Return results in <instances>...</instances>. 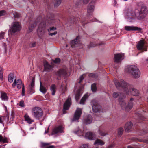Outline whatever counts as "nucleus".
<instances>
[{
  "label": "nucleus",
  "instance_id": "f257e3e1",
  "mask_svg": "<svg viewBox=\"0 0 148 148\" xmlns=\"http://www.w3.org/2000/svg\"><path fill=\"white\" fill-rule=\"evenodd\" d=\"M114 83L117 88L121 87L123 89L126 95H128L130 92L134 96H138L139 94V92L138 90L132 88L131 85L127 83L123 79L121 80L120 81L115 80Z\"/></svg>",
  "mask_w": 148,
  "mask_h": 148
},
{
  "label": "nucleus",
  "instance_id": "f03ea898",
  "mask_svg": "<svg viewBox=\"0 0 148 148\" xmlns=\"http://www.w3.org/2000/svg\"><path fill=\"white\" fill-rule=\"evenodd\" d=\"M126 71L131 73L134 78H138L140 76V72L137 66L135 65H131L126 67Z\"/></svg>",
  "mask_w": 148,
  "mask_h": 148
},
{
  "label": "nucleus",
  "instance_id": "7ed1b4c3",
  "mask_svg": "<svg viewBox=\"0 0 148 148\" xmlns=\"http://www.w3.org/2000/svg\"><path fill=\"white\" fill-rule=\"evenodd\" d=\"M45 20H42L39 24L37 29L38 34L39 37L41 38L44 34L46 27Z\"/></svg>",
  "mask_w": 148,
  "mask_h": 148
},
{
  "label": "nucleus",
  "instance_id": "20e7f679",
  "mask_svg": "<svg viewBox=\"0 0 148 148\" xmlns=\"http://www.w3.org/2000/svg\"><path fill=\"white\" fill-rule=\"evenodd\" d=\"M32 112L34 117L38 119H40L43 114L42 110L38 107L34 108L32 109Z\"/></svg>",
  "mask_w": 148,
  "mask_h": 148
},
{
  "label": "nucleus",
  "instance_id": "39448f33",
  "mask_svg": "<svg viewBox=\"0 0 148 148\" xmlns=\"http://www.w3.org/2000/svg\"><path fill=\"white\" fill-rule=\"evenodd\" d=\"M21 29L20 23L18 22H14L12 25L11 27L9 30V32L11 34L15 33L19 31Z\"/></svg>",
  "mask_w": 148,
  "mask_h": 148
},
{
  "label": "nucleus",
  "instance_id": "423d86ee",
  "mask_svg": "<svg viewBox=\"0 0 148 148\" xmlns=\"http://www.w3.org/2000/svg\"><path fill=\"white\" fill-rule=\"evenodd\" d=\"M95 4V2L92 1L89 3L88 6L87 15V17L89 19H90V18H91V16L92 15V12L94 10Z\"/></svg>",
  "mask_w": 148,
  "mask_h": 148
},
{
  "label": "nucleus",
  "instance_id": "0eeeda50",
  "mask_svg": "<svg viewBox=\"0 0 148 148\" xmlns=\"http://www.w3.org/2000/svg\"><path fill=\"white\" fill-rule=\"evenodd\" d=\"M68 72V69L65 67L60 69L56 73V75L59 77H64L67 74Z\"/></svg>",
  "mask_w": 148,
  "mask_h": 148
},
{
  "label": "nucleus",
  "instance_id": "6e6552de",
  "mask_svg": "<svg viewBox=\"0 0 148 148\" xmlns=\"http://www.w3.org/2000/svg\"><path fill=\"white\" fill-rule=\"evenodd\" d=\"M71 104V98L69 96L64 104L63 109V113L64 114H65L66 113L65 110H67L69 109Z\"/></svg>",
  "mask_w": 148,
  "mask_h": 148
},
{
  "label": "nucleus",
  "instance_id": "1a4fd4ad",
  "mask_svg": "<svg viewBox=\"0 0 148 148\" xmlns=\"http://www.w3.org/2000/svg\"><path fill=\"white\" fill-rule=\"evenodd\" d=\"M16 85L18 89H20L22 86H23L24 84L22 83V80L20 79H15L12 84V86L13 88H14Z\"/></svg>",
  "mask_w": 148,
  "mask_h": 148
},
{
  "label": "nucleus",
  "instance_id": "9d476101",
  "mask_svg": "<svg viewBox=\"0 0 148 148\" xmlns=\"http://www.w3.org/2000/svg\"><path fill=\"white\" fill-rule=\"evenodd\" d=\"M82 114V110L80 108H77L76 110L72 121L78 120L80 118Z\"/></svg>",
  "mask_w": 148,
  "mask_h": 148
},
{
  "label": "nucleus",
  "instance_id": "9b49d317",
  "mask_svg": "<svg viewBox=\"0 0 148 148\" xmlns=\"http://www.w3.org/2000/svg\"><path fill=\"white\" fill-rule=\"evenodd\" d=\"M92 108L93 111L95 113H99L103 112L101 107L97 103L93 104Z\"/></svg>",
  "mask_w": 148,
  "mask_h": 148
},
{
  "label": "nucleus",
  "instance_id": "f8f14e48",
  "mask_svg": "<svg viewBox=\"0 0 148 148\" xmlns=\"http://www.w3.org/2000/svg\"><path fill=\"white\" fill-rule=\"evenodd\" d=\"M75 18L74 17H70L67 19L65 25L67 27L72 26L75 23Z\"/></svg>",
  "mask_w": 148,
  "mask_h": 148
},
{
  "label": "nucleus",
  "instance_id": "ddd939ff",
  "mask_svg": "<svg viewBox=\"0 0 148 148\" xmlns=\"http://www.w3.org/2000/svg\"><path fill=\"white\" fill-rule=\"evenodd\" d=\"M43 66H44L43 71L47 72L50 71L53 67V66L49 64L47 61L44 62Z\"/></svg>",
  "mask_w": 148,
  "mask_h": 148
},
{
  "label": "nucleus",
  "instance_id": "4468645a",
  "mask_svg": "<svg viewBox=\"0 0 148 148\" xmlns=\"http://www.w3.org/2000/svg\"><path fill=\"white\" fill-rule=\"evenodd\" d=\"M124 58V55L123 54L118 53L114 54V62H119L121 60H123Z\"/></svg>",
  "mask_w": 148,
  "mask_h": 148
},
{
  "label": "nucleus",
  "instance_id": "2eb2a0df",
  "mask_svg": "<svg viewBox=\"0 0 148 148\" xmlns=\"http://www.w3.org/2000/svg\"><path fill=\"white\" fill-rule=\"evenodd\" d=\"M85 138L90 140L95 139L96 135L95 133L91 132H87L85 135Z\"/></svg>",
  "mask_w": 148,
  "mask_h": 148
},
{
  "label": "nucleus",
  "instance_id": "dca6fc26",
  "mask_svg": "<svg viewBox=\"0 0 148 148\" xmlns=\"http://www.w3.org/2000/svg\"><path fill=\"white\" fill-rule=\"evenodd\" d=\"M134 100V99L133 98H131L130 101L128 102L127 105L125 107V110L126 112L129 111L132 108L134 104L133 101Z\"/></svg>",
  "mask_w": 148,
  "mask_h": 148
},
{
  "label": "nucleus",
  "instance_id": "f3484780",
  "mask_svg": "<svg viewBox=\"0 0 148 148\" xmlns=\"http://www.w3.org/2000/svg\"><path fill=\"white\" fill-rule=\"evenodd\" d=\"M145 43L144 42L143 40H141L138 42V44L137 45V49L139 50H144V51H147L145 50Z\"/></svg>",
  "mask_w": 148,
  "mask_h": 148
},
{
  "label": "nucleus",
  "instance_id": "a211bd4d",
  "mask_svg": "<svg viewBox=\"0 0 148 148\" xmlns=\"http://www.w3.org/2000/svg\"><path fill=\"white\" fill-rule=\"evenodd\" d=\"M63 129L62 126H60L55 128L52 132V134H54L58 133H63Z\"/></svg>",
  "mask_w": 148,
  "mask_h": 148
},
{
  "label": "nucleus",
  "instance_id": "6ab92c4d",
  "mask_svg": "<svg viewBox=\"0 0 148 148\" xmlns=\"http://www.w3.org/2000/svg\"><path fill=\"white\" fill-rule=\"evenodd\" d=\"M34 82L35 78L34 77H33L32 79L30 85L29 87V90L31 93H33L34 92Z\"/></svg>",
  "mask_w": 148,
  "mask_h": 148
},
{
  "label": "nucleus",
  "instance_id": "aec40b11",
  "mask_svg": "<svg viewBox=\"0 0 148 148\" xmlns=\"http://www.w3.org/2000/svg\"><path fill=\"white\" fill-rule=\"evenodd\" d=\"M125 29L127 31L131 30L139 31L141 29L140 28L133 26H125Z\"/></svg>",
  "mask_w": 148,
  "mask_h": 148
},
{
  "label": "nucleus",
  "instance_id": "412c9836",
  "mask_svg": "<svg viewBox=\"0 0 148 148\" xmlns=\"http://www.w3.org/2000/svg\"><path fill=\"white\" fill-rule=\"evenodd\" d=\"M132 126V124L131 122L127 123L125 126V131L126 132H129L131 129Z\"/></svg>",
  "mask_w": 148,
  "mask_h": 148
},
{
  "label": "nucleus",
  "instance_id": "4be33fe9",
  "mask_svg": "<svg viewBox=\"0 0 148 148\" xmlns=\"http://www.w3.org/2000/svg\"><path fill=\"white\" fill-rule=\"evenodd\" d=\"M119 101L122 108L125 110V107L127 106L126 105V102L122 98H120L119 99Z\"/></svg>",
  "mask_w": 148,
  "mask_h": 148
},
{
  "label": "nucleus",
  "instance_id": "5701e85b",
  "mask_svg": "<svg viewBox=\"0 0 148 148\" xmlns=\"http://www.w3.org/2000/svg\"><path fill=\"white\" fill-rule=\"evenodd\" d=\"M92 116L91 115H89L88 116L86 119L84 120V122L86 124H89L92 122Z\"/></svg>",
  "mask_w": 148,
  "mask_h": 148
},
{
  "label": "nucleus",
  "instance_id": "b1692460",
  "mask_svg": "<svg viewBox=\"0 0 148 148\" xmlns=\"http://www.w3.org/2000/svg\"><path fill=\"white\" fill-rule=\"evenodd\" d=\"M37 21H35L34 22H32L30 23V25L29 26V32H31L33 31V29H34V28L36 27L37 25Z\"/></svg>",
  "mask_w": 148,
  "mask_h": 148
},
{
  "label": "nucleus",
  "instance_id": "393cba45",
  "mask_svg": "<svg viewBox=\"0 0 148 148\" xmlns=\"http://www.w3.org/2000/svg\"><path fill=\"white\" fill-rule=\"evenodd\" d=\"M99 134L101 136H104L107 134L106 131L104 129L99 128L98 131Z\"/></svg>",
  "mask_w": 148,
  "mask_h": 148
},
{
  "label": "nucleus",
  "instance_id": "a878e982",
  "mask_svg": "<svg viewBox=\"0 0 148 148\" xmlns=\"http://www.w3.org/2000/svg\"><path fill=\"white\" fill-rule=\"evenodd\" d=\"M79 37H77L76 38L73 40H72L71 42V47L73 48L77 44L79 43Z\"/></svg>",
  "mask_w": 148,
  "mask_h": 148
},
{
  "label": "nucleus",
  "instance_id": "bb28decb",
  "mask_svg": "<svg viewBox=\"0 0 148 148\" xmlns=\"http://www.w3.org/2000/svg\"><path fill=\"white\" fill-rule=\"evenodd\" d=\"M113 96L114 98H116L118 97H123V98L126 97V95H123L122 93H120L119 92H114L113 94Z\"/></svg>",
  "mask_w": 148,
  "mask_h": 148
},
{
  "label": "nucleus",
  "instance_id": "cd10ccee",
  "mask_svg": "<svg viewBox=\"0 0 148 148\" xmlns=\"http://www.w3.org/2000/svg\"><path fill=\"white\" fill-rule=\"evenodd\" d=\"M134 11L135 14H133V16H135V17H137L138 18H141V14L140 10L136 9Z\"/></svg>",
  "mask_w": 148,
  "mask_h": 148
},
{
  "label": "nucleus",
  "instance_id": "c85d7f7f",
  "mask_svg": "<svg viewBox=\"0 0 148 148\" xmlns=\"http://www.w3.org/2000/svg\"><path fill=\"white\" fill-rule=\"evenodd\" d=\"M56 87L55 84H53L51 85L50 87V89L52 92V95H54L56 91Z\"/></svg>",
  "mask_w": 148,
  "mask_h": 148
},
{
  "label": "nucleus",
  "instance_id": "c756f323",
  "mask_svg": "<svg viewBox=\"0 0 148 148\" xmlns=\"http://www.w3.org/2000/svg\"><path fill=\"white\" fill-rule=\"evenodd\" d=\"M128 12L127 16H129L132 19L135 17V16H133V14H135L134 10L130 9L129 10Z\"/></svg>",
  "mask_w": 148,
  "mask_h": 148
},
{
  "label": "nucleus",
  "instance_id": "7c9ffc66",
  "mask_svg": "<svg viewBox=\"0 0 148 148\" xmlns=\"http://www.w3.org/2000/svg\"><path fill=\"white\" fill-rule=\"evenodd\" d=\"M105 144V143L102 140L97 139L94 143V145L97 144L98 145H103Z\"/></svg>",
  "mask_w": 148,
  "mask_h": 148
},
{
  "label": "nucleus",
  "instance_id": "2f4dec72",
  "mask_svg": "<svg viewBox=\"0 0 148 148\" xmlns=\"http://www.w3.org/2000/svg\"><path fill=\"white\" fill-rule=\"evenodd\" d=\"M73 132L79 136H83L84 134L83 132L80 130L79 128H77V130L74 131Z\"/></svg>",
  "mask_w": 148,
  "mask_h": 148
},
{
  "label": "nucleus",
  "instance_id": "473e14b6",
  "mask_svg": "<svg viewBox=\"0 0 148 148\" xmlns=\"http://www.w3.org/2000/svg\"><path fill=\"white\" fill-rule=\"evenodd\" d=\"M1 98L2 100L4 101L8 100V97L7 94L5 93H1Z\"/></svg>",
  "mask_w": 148,
  "mask_h": 148
},
{
  "label": "nucleus",
  "instance_id": "72a5a7b5",
  "mask_svg": "<svg viewBox=\"0 0 148 148\" xmlns=\"http://www.w3.org/2000/svg\"><path fill=\"white\" fill-rule=\"evenodd\" d=\"M141 14L143 13L146 14L147 13V10L145 6H142L140 10Z\"/></svg>",
  "mask_w": 148,
  "mask_h": 148
},
{
  "label": "nucleus",
  "instance_id": "f704fd0d",
  "mask_svg": "<svg viewBox=\"0 0 148 148\" xmlns=\"http://www.w3.org/2000/svg\"><path fill=\"white\" fill-rule=\"evenodd\" d=\"M24 117L25 120L27 121L28 123L29 124H30L32 122L34 121L31 119L29 116L27 114H25L24 116Z\"/></svg>",
  "mask_w": 148,
  "mask_h": 148
},
{
  "label": "nucleus",
  "instance_id": "c9c22d12",
  "mask_svg": "<svg viewBox=\"0 0 148 148\" xmlns=\"http://www.w3.org/2000/svg\"><path fill=\"white\" fill-rule=\"evenodd\" d=\"M118 136L119 137H121L123 132V129L122 127H120L118 129Z\"/></svg>",
  "mask_w": 148,
  "mask_h": 148
},
{
  "label": "nucleus",
  "instance_id": "e433bc0d",
  "mask_svg": "<svg viewBox=\"0 0 148 148\" xmlns=\"http://www.w3.org/2000/svg\"><path fill=\"white\" fill-rule=\"evenodd\" d=\"M8 81L10 82H12L13 80L14 74L13 73H10L8 77Z\"/></svg>",
  "mask_w": 148,
  "mask_h": 148
},
{
  "label": "nucleus",
  "instance_id": "4c0bfd02",
  "mask_svg": "<svg viewBox=\"0 0 148 148\" xmlns=\"http://www.w3.org/2000/svg\"><path fill=\"white\" fill-rule=\"evenodd\" d=\"M40 90L43 94L45 93L47 91L45 87L42 85L41 82L40 86Z\"/></svg>",
  "mask_w": 148,
  "mask_h": 148
},
{
  "label": "nucleus",
  "instance_id": "58836bf2",
  "mask_svg": "<svg viewBox=\"0 0 148 148\" xmlns=\"http://www.w3.org/2000/svg\"><path fill=\"white\" fill-rule=\"evenodd\" d=\"M88 96L86 95H85L81 99L80 102V104H84V103L86 99L87 98Z\"/></svg>",
  "mask_w": 148,
  "mask_h": 148
},
{
  "label": "nucleus",
  "instance_id": "ea45409f",
  "mask_svg": "<svg viewBox=\"0 0 148 148\" xmlns=\"http://www.w3.org/2000/svg\"><path fill=\"white\" fill-rule=\"evenodd\" d=\"M8 139L6 137L3 138L1 135H0V142L2 141L3 143H8Z\"/></svg>",
  "mask_w": 148,
  "mask_h": 148
},
{
  "label": "nucleus",
  "instance_id": "a19ab883",
  "mask_svg": "<svg viewBox=\"0 0 148 148\" xmlns=\"http://www.w3.org/2000/svg\"><path fill=\"white\" fill-rule=\"evenodd\" d=\"M91 89L92 91L95 92L97 90V87L95 83H94L91 85Z\"/></svg>",
  "mask_w": 148,
  "mask_h": 148
},
{
  "label": "nucleus",
  "instance_id": "79ce46f5",
  "mask_svg": "<svg viewBox=\"0 0 148 148\" xmlns=\"http://www.w3.org/2000/svg\"><path fill=\"white\" fill-rule=\"evenodd\" d=\"M62 0H56L54 2V7H57L60 4Z\"/></svg>",
  "mask_w": 148,
  "mask_h": 148
},
{
  "label": "nucleus",
  "instance_id": "37998d69",
  "mask_svg": "<svg viewBox=\"0 0 148 148\" xmlns=\"http://www.w3.org/2000/svg\"><path fill=\"white\" fill-rule=\"evenodd\" d=\"M81 96L80 94V92L79 91H78L77 92L76 94L75 95V98L77 101L79 99Z\"/></svg>",
  "mask_w": 148,
  "mask_h": 148
},
{
  "label": "nucleus",
  "instance_id": "c03bdc74",
  "mask_svg": "<svg viewBox=\"0 0 148 148\" xmlns=\"http://www.w3.org/2000/svg\"><path fill=\"white\" fill-rule=\"evenodd\" d=\"M138 132L140 135L145 134L148 132V130L146 131V130H138Z\"/></svg>",
  "mask_w": 148,
  "mask_h": 148
},
{
  "label": "nucleus",
  "instance_id": "a18cd8bd",
  "mask_svg": "<svg viewBox=\"0 0 148 148\" xmlns=\"http://www.w3.org/2000/svg\"><path fill=\"white\" fill-rule=\"evenodd\" d=\"M79 148H90L89 146L87 144H83L81 145Z\"/></svg>",
  "mask_w": 148,
  "mask_h": 148
},
{
  "label": "nucleus",
  "instance_id": "49530a36",
  "mask_svg": "<svg viewBox=\"0 0 148 148\" xmlns=\"http://www.w3.org/2000/svg\"><path fill=\"white\" fill-rule=\"evenodd\" d=\"M3 69L0 67V78L1 79L3 78Z\"/></svg>",
  "mask_w": 148,
  "mask_h": 148
},
{
  "label": "nucleus",
  "instance_id": "de8ad7c7",
  "mask_svg": "<svg viewBox=\"0 0 148 148\" xmlns=\"http://www.w3.org/2000/svg\"><path fill=\"white\" fill-rule=\"evenodd\" d=\"M96 46V45L93 42H90L89 45L88 46V48H90L93 47H94Z\"/></svg>",
  "mask_w": 148,
  "mask_h": 148
},
{
  "label": "nucleus",
  "instance_id": "09e8293b",
  "mask_svg": "<svg viewBox=\"0 0 148 148\" xmlns=\"http://www.w3.org/2000/svg\"><path fill=\"white\" fill-rule=\"evenodd\" d=\"M19 105L21 107H23L25 106L24 104V101L23 100H21L20 101Z\"/></svg>",
  "mask_w": 148,
  "mask_h": 148
},
{
  "label": "nucleus",
  "instance_id": "8fccbe9b",
  "mask_svg": "<svg viewBox=\"0 0 148 148\" xmlns=\"http://www.w3.org/2000/svg\"><path fill=\"white\" fill-rule=\"evenodd\" d=\"M60 60L59 58H56L53 61V62L55 63H58L60 62Z\"/></svg>",
  "mask_w": 148,
  "mask_h": 148
},
{
  "label": "nucleus",
  "instance_id": "3c124183",
  "mask_svg": "<svg viewBox=\"0 0 148 148\" xmlns=\"http://www.w3.org/2000/svg\"><path fill=\"white\" fill-rule=\"evenodd\" d=\"M81 23H82L83 25L86 24L88 23V21H86V20L84 19H82L81 21Z\"/></svg>",
  "mask_w": 148,
  "mask_h": 148
},
{
  "label": "nucleus",
  "instance_id": "603ef678",
  "mask_svg": "<svg viewBox=\"0 0 148 148\" xmlns=\"http://www.w3.org/2000/svg\"><path fill=\"white\" fill-rule=\"evenodd\" d=\"M41 144V147H44L45 146L49 145H50L49 143H47L43 142H42Z\"/></svg>",
  "mask_w": 148,
  "mask_h": 148
},
{
  "label": "nucleus",
  "instance_id": "864d4df0",
  "mask_svg": "<svg viewBox=\"0 0 148 148\" xmlns=\"http://www.w3.org/2000/svg\"><path fill=\"white\" fill-rule=\"evenodd\" d=\"M89 0H81V2L84 4H87L89 2Z\"/></svg>",
  "mask_w": 148,
  "mask_h": 148
},
{
  "label": "nucleus",
  "instance_id": "5fc2aeb1",
  "mask_svg": "<svg viewBox=\"0 0 148 148\" xmlns=\"http://www.w3.org/2000/svg\"><path fill=\"white\" fill-rule=\"evenodd\" d=\"M25 94V89L24 86L23 85L22 86V96H24Z\"/></svg>",
  "mask_w": 148,
  "mask_h": 148
},
{
  "label": "nucleus",
  "instance_id": "6e6d98bb",
  "mask_svg": "<svg viewBox=\"0 0 148 148\" xmlns=\"http://www.w3.org/2000/svg\"><path fill=\"white\" fill-rule=\"evenodd\" d=\"M56 29V28L54 27H50L49 29H48L47 30L49 32L51 31L54 30Z\"/></svg>",
  "mask_w": 148,
  "mask_h": 148
},
{
  "label": "nucleus",
  "instance_id": "4d7b16f0",
  "mask_svg": "<svg viewBox=\"0 0 148 148\" xmlns=\"http://www.w3.org/2000/svg\"><path fill=\"white\" fill-rule=\"evenodd\" d=\"M5 13V11L4 10H2L0 11V16L4 15Z\"/></svg>",
  "mask_w": 148,
  "mask_h": 148
},
{
  "label": "nucleus",
  "instance_id": "13d9d810",
  "mask_svg": "<svg viewBox=\"0 0 148 148\" xmlns=\"http://www.w3.org/2000/svg\"><path fill=\"white\" fill-rule=\"evenodd\" d=\"M14 15L15 18H18L20 17L19 14L17 12H15L14 13Z\"/></svg>",
  "mask_w": 148,
  "mask_h": 148
},
{
  "label": "nucleus",
  "instance_id": "bf43d9fd",
  "mask_svg": "<svg viewBox=\"0 0 148 148\" xmlns=\"http://www.w3.org/2000/svg\"><path fill=\"white\" fill-rule=\"evenodd\" d=\"M5 33L2 32L0 34V39L3 38Z\"/></svg>",
  "mask_w": 148,
  "mask_h": 148
},
{
  "label": "nucleus",
  "instance_id": "052dcab7",
  "mask_svg": "<svg viewBox=\"0 0 148 148\" xmlns=\"http://www.w3.org/2000/svg\"><path fill=\"white\" fill-rule=\"evenodd\" d=\"M57 32L56 31H55L54 33H50L49 32V35L51 36H52L53 35H55L57 34Z\"/></svg>",
  "mask_w": 148,
  "mask_h": 148
},
{
  "label": "nucleus",
  "instance_id": "680f3d73",
  "mask_svg": "<svg viewBox=\"0 0 148 148\" xmlns=\"http://www.w3.org/2000/svg\"><path fill=\"white\" fill-rule=\"evenodd\" d=\"M84 79L83 75H81L80 77V81L78 82L79 83H80Z\"/></svg>",
  "mask_w": 148,
  "mask_h": 148
},
{
  "label": "nucleus",
  "instance_id": "e2e57ef3",
  "mask_svg": "<svg viewBox=\"0 0 148 148\" xmlns=\"http://www.w3.org/2000/svg\"><path fill=\"white\" fill-rule=\"evenodd\" d=\"M95 75L94 73H92L90 74L88 76L89 77H95Z\"/></svg>",
  "mask_w": 148,
  "mask_h": 148
},
{
  "label": "nucleus",
  "instance_id": "0e129e2a",
  "mask_svg": "<svg viewBox=\"0 0 148 148\" xmlns=\"http://www.w3.org/2000/svg\"><path fill=\"white\" fill-rule=\"evenodd\" d=\"M139 119H142L143 120H144V117L141 114H139Z\"/></svg>",
  "mask_w": 148,
  "mask_h": 148
},
{
  "label": "nucleus",
  "instance_id": "69168bd1",
  "mask_svg": "<svg viewBox=\"0 0 148 148\" xmlns=\"http://www.w3.org/2000/svg\"><path fill=\"white\" fill-rule=\"evenodd\" d=\"M3 123V120L1 117H0V123Z\"/></svg>",
  "mask_w": 148,
  "mask_h": 148
},
{
  "label": "nucleus",
  "instance_id": "338daca9",
  "mask_svg": "<svg viewBox=\"0 0 148 148\" xmlns=\"http://www.w3.org/2000/svg\"><path fill=\"white\" fill-rule=\"evenodd\" d=\"M35 43H32L31 45V47H34L35 46Z\"/></svg>",
  "mask_w": 148,
  "mask_h": 148
},
{
  "label": "nucleus",
  "instance_id": "774afa93",
  "mask_svg": "<svg viewBox=\"0 0 148 148\" xmlns=\"http://www.w3.org/2000/svg\"><path fill=\"white\" fill-rule=\"evenodd\" d=\"M113 147V146L112 145H111L108 146L107 148H112Z\"/></svg>",
  "mask_w": 148,
  "mask_h": 148
}]
</instances>
